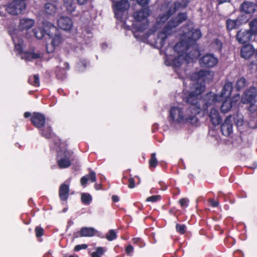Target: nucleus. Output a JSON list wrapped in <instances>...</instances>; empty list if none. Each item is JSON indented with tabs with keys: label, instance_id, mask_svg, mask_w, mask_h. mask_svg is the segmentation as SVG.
<instances>
[{
	"label": "nucleus",
	"instance_id": "10",
	"mask_svg": "<svg viewBox=\"0 0 257 257\" xmlns=\"http://www.w3.org/2000/svg\"><path fill=\"white\" fill-rule=\"evenodd\" d=\"M26 8V3L13 0L6 8L8 13L12 15H17L23 13Z\"/></svg>",
	"mask_w": 257,
	"mask_h": 257
},
{
	"label": "nucleus",
	"instance_id": "6",
	"mask_svg": "<svg viewBox=\"0 0 257 257\" xmlns=\"http://www.w3.org/2000/svg\"><path fill=\"white\" fill-rule=\"evenodd\" d=\"M17 31L16 30L12 31L9 30V33L12 36V39L15 45V50L21 55V59L30 61L32 59L42 58L43 54L41 53L22 52L23 42L17 35Z\"/></svg>",
	"mask_w": 257,
	"mask_h": 257
},
{
	"label": "nucleus",
	"instance_id": "56",
	"mask_svg": "<svg viewBox=\"0 0 257 257\" xmlns=\"http://www.w3.org/2000/svg\"><path fill=\"white\" fill-rule=\"evenodd\" d=\"M140 240V239L139 238H134L133 239V241L134 243H137Z\"/></svg>",
	"mask_w": 257,
	"mask_h": 257
},
{
	"label": "nucleus",
	"instance_id": "54",
	"mask_svg": "<svg viewBox=\"0 0 257 257\" xmlns=\"http://www.w3.org/2000/svg\"><path fill=\"white\" fill-rule=\"evenodd\" d=\"M112 199L113 201H114V202H118L119 201V198H118V196H115V195L112 196Z\"/></svg>",
	"mask_w": 257,
	"mask_h": 257
},
{
	"label": "nucleus",
	"instance_id": "46",
	"mask_svg": "<svg viewBox=\"0 0 257 257\" xmlns=\"http://www.w3.org/2000/svg\"><path fill=\"white\" fill-rule=\"evenodd\" d=\"M179 202L182 207H186L188 205L189 199L187 198H182L179 200Z\"/></svg>",
	"mask_w": 257,
	"mask_h": 257
},
{
	"label": "nucleus",
	"instance_id": "21",
	"mask_svg": "<svg viewBox=\"0 0 257 257\" xmlns=\"http://www.w3.org/2000/svg\"><path fill=\"white\" fill-rule=\"evenodd\" d=\"M35 21L33 19L29 18H23L20 20L19 28L21 30H28L34 26Z\"/></svg>",
	"mask_w": 257,
	"mask_h": 257
},
{
	"label": "nucleus",
	"instance_id": "31",
	"mask_svg": "<svg viewBox=\"0 0 257 257\" xmlns=\"http://www.w3.org/2000/svg\"><path fill=\"white\" fill-rule=\"evenodd\" d=\"M238 21L236 20H227L226 21V26L228 30H231L239 26Z\"/></svg>",
	"mask_w": 257,
	"mask_h": 257
},
{
	"label": "nucleus",
	"instance_id": "16",
	"mask_svg": "<svg viewBox=\"0 0 257 257\" xmlns=\"http://www.w3.org/2000/svg\"><path fill=\"white\" fill-rule=\"evenodd\" d=\"M207 113L209 120L213 125H217L221 123L222 119L216 108L211 107Z\"/></svg>",
	"mask_w": 257,
	"mask_h": 257
},
{
	"label": "nucleus",
	"instance_id": "63",
	"mask_svg": "<svg viewBox=\"0 0 257 257\" xmlns=\"http://www.w3.org/2000/svg\"><path fill=\"white\" fill-rule=\"evenodd\" d=\"M155 36V35H150V37H154Z\"/></svg>",
	"mask_w": 257,
	"mask_h": 257
},
{
	"label": "nucleus",
	"instance_id": "39",
	"mask_svg": "<svg viewBox=\"0 0 257 257\" xmlns=\"http://www.w3.org/2000/svg\"><path fill=\"white\" fill-rule=\"evenodd\" d=\"M211 46L217 50H220L222 48V43L218 39H215L212 43Z\"/></svg>",
	"mask_w": 257,
	"mask_h": 257
},
{
	"label": "nucleus",
	"instance_id": "41",
	"mask_svg": "<svg viewBox=\"0 0 257 257\" xmlns=\"http://www.w3.org/2000/svg\"><path fill=\"white\" fill-rule=\"evenodd\" d=\"M42 134L43 136L46 137V138H49L51 137L52 136V133H51V129L50 127L47 126L45 127L42 132Z\"/></svg>",
	"mask_w": 257,
	"mask_h": 257
},
{
	"label": "nucleus",
	"instance_id": "52",
	"mask_svg": "<svg viewBox=\"0 0 257 257\" xmlns=\"http://www.w3.org/2000/svg\"><path fill=\"white\" fill-rule=\"evenodd\" d=\"M240 98L239 95L237 94L235 95L231 100H230L231 104L233 105L236 102H237Z\"/></svg>",
	"mask_w": 257,
	"mask_h": 257
},
{
	"label": "nucleus",
	"instance_id": "20",
	"mask_svg": "<svg viewBox=\"0 0 257 257\" xmlns=\"http://www.w3.org/2000/svg\"><path fill=\"white\" fill-rule=\"evenodd\" d=\"M31 121L33 124L37 127H40L44 125L45 121L44 116L40 113H34Z\"/></svg>",
	"mask_w": 257,
	"mask_h": 257
},
{
	"label": "nucleus",
	"instance_id": "40",
	"mask_svg": "<svg viewBox=\"0 0 257 257\" xmlns=\"http://www.w3.org/2000/svg\"><path fill=\"white\" fill-rule=\"evenodd\" d=\"M158 164V161L156 158V154L153 153L151 155V158L150 160V165L152 168H155L156 167Z\"/></svg>",
	"mask_w": 257,
	"mask_h": 257
},
{
	"label": "nucleus",
	"instance_id": "11",
	"mask_svg": "<svg viewBox=\"0 0 257 257\" xmlns=\"http://www.w3.org/2000/svg\"><path fill=\"white\" fill-rule=\"evenodd\" d=\"M150 14V10L148 8L142 9L134 14V18L135 20L138 22H142L144 24L142 27L138 28L139 31H142L145 28V26L148 23L147 18Z\"/></svg>",
	"mask_w": 257,
	"mask_h": 257
},
{
	"label": "nucleus",
	"instance_id": "59",
	"mask_svg": "<svg viewBox=\"0 0 257 257\" xmlns=\"http://www.w3.org/2000/svg\"><path fill=\"white\" fill-rule=\"evenodd\" d=\"M95 187L96 190L100 189V185L99 184H95Z\"/></svg>",
	"mask_w": 257,
	"mask_h": 257
},
{
	"label": "nucleus",
	"instance_id": "1",
	"mask_svg": "<svg viewBox=\"0 0 257 257\" xmlns=\"http://www.w3.org/2000/svg\"><path fill=\"white\" fill-rule=\"evenodd\" d=\"M201 37V32L198 29H192L184 33L181 36V41L174 46V50L178 54L173 60L174 66L179 67L185 62L190 63L193 61L194 59L198 57L199 53L195 50L190 51L188 54H186L185 51L189 46L192 45Z\"/></svg>",
	"mask_w": 257,
	"mask_h": 257
},
{
	"label": "nucleus",
	"instance_id": "55",
	"mask_svg": "<svg viewBox=\"0 0 257 257\" xmlns=\"http://www.w3.org/2000/svg\"><path fill=\"white\" fill-rule=\"evenodd\" d=\"M77 1L78 2V3L80 5L84 4L87 1V0H77Z\"/></svg>",
	"mask_w": 257,
	"mask_h": 257
},
{
	"label": "nucleus",
	"instance_id": "4",
	"mask_svg": "<svg viewBox=\"0 0 257 257\" xmlns=\"http://www.w3.org/2000/svg\"><path fill=\"white\" fill-rule=\"evenodd\" d=\"M186 19V14L182 13L178 14L177 17L170 21L163 30L158 33L157 38L154 42L156 47L158 48L162 47L164 45L165 40L172 34V29L177 27Z\"/></svg>",
	"mask_w": 257,
	"mask_h": 257
},
{
	"label": "nucleus",
	"instance_id": "35",
	"mask_svg": "<svg viewBox=\"0 0 257 257\" xmlns=\"http://www.w3.org/2000/svg\"><path fill=\"white\" fill-rule=\"evenodd\" d=\"M64 3L67 10L72 13L74 11L75 6V4L72 2V0H64Z\"/></svg>",
	"mask_w": 257,
	"mask_h": 257
},
{
	"label": "nucleus",
	"instance_id": "28",
	"mask_svg": "<svg viewBox=\"0 0 257 257\" xmlns=\"http://www.w3.org/2000/svg\"><path fill=\"white\" fill-rule=\"evenodd\" d=\"M58 165L60 168H66L70 166L71 161L67 157L60 158L58 160Z\"/></svg>",
	"mask_w": 257,
	"mask_h": 257
},
{
	"label": "nucleus",
	"instance_id": "9",
	"mask_svg": "<svg viewBox=\"0 0 257 257\" xmlns=\"http://www.w3.org/2000/svg\"><path fill=\"white\" fill-rule=\"evenodd\" d=\"M115 7L114 14L116 19L122 21L127 16V11L130 8V4L126 0L113 2Z\"/></svg>",
	"mask_w": 257,
	"mask_h": 257
},
{
	"label": "nucleus",
	"instance_id": "26",
	"mask_svg": "<svg viewBox=\"0 0 257 257\" xmlns=\"http://www.w3.org/2000/svg\"><path fill=\"white\" fill-rule=\"evenodd\" d=\"M88 180H90L92 182L96 181L95 173L93 171H91L88 175L81 178L80 180L81 185L84 186Z\"/></svg>",
	"mask_w": 257,
	"mask_h": 257
},
{
	"label": "nucleus",
	"instance_id": "47",
	"mask_svg": "<svg viewBox=\"0 0 257 257\" xmlns=\"http://www.w3.org/2000/svg\"><path fill=\"white\" fill-rule=\"evenodd\" d=\"M35 231L36 236L40 237L43 235L44 230L42 227L37 226L35 228Z\"/></svg>",
	"mask_w": 257,
	"mask_h": 257
},
{
	"label": "nucleus",
	"instance_id": "50",
	"mask_svg": "<svg viewBox=\"0 0 257 257\" xmlns=\"http://www.w3.org/2000/svg\"><path fill=\"white\" fill-rule=\"evenodd\" d=\"M133 250L134 248L133 246L131 245V244L128 245L125 248V251L128 254H130V253L133 252Z\"/></svg>",
	"mask_w": 257,
	"mask_h": 257
},
{
	"label": "nucleus",
	"instance_id": "24",
	"mask_svg": "<svg viewBox=\"0 0 257 257\" xmlns=\"http://www.w3.org/2000/svg\"><path fill=\"white\" fill-rule=\"evenodd\" d=\"M69 186L65 184L62 185L59 190V196L61 200H66L68 197Z\"/></svg>",
	"mask_w": 257,
	"mask_h": 257
},
{
	"label": "nucleus",
	"instance_id": "2",
	"mask_svg": "<svg viewBox=\"0 0 257 257\" xmlns=\"http://www.w3.org/2000/svg\"><path fill=\"white\" fill-rule=\"evenodd\" d=\"M198 110V108H196L194 111H191L182 104L174 105L170 107L169 110L170 121L174 123L188 122L196 125L198 122L197 117Z\"/></svg>",
	"mask_w": 257,
	"mask_h": 257
},
{
	"label": "nucleus",
	"instance_id": "18",
	"mask_svg": "<svg viewBox=\"0 0 257 257\" xmlns=\"http://www.w3.org/2000/svg\"><path fill=\"white\" fill-rule=\"evenodd\" d=\"M230 118V116H228L221 126V131L224 136H228L232 132V125Z\"/></svg>",
	"mask_w": 257,
	"mask_h": 257
},
{
	"label": "nucleus",
	"instance_id": "34",
	"mask_svg": "<svg viewBox=\"0 0 257 257\" xmlns=\"http://www.w3.org/2000/svg\"><path fill=\"white\" fill-rule=\"evenodd\" d=\"M92 200V197L89 194L83 193L81 195V201L85 204H89Z\"/></svg>",
	"mask_w": 257,
	"mask_h": 257
},
{
	"label": "nucleus",
	"instance_id": "62",
	"mask_svg": "<svg viewBox=\"0 0 257 257\" xmlns=\"http://www.w3.org/2000/svg\"><path fill=\"white\" fill-rule=\"evenodd\" d=\"M69 257H78L77 255H70Z\"/></svg>",
	"mask_w": 257,
	"mask_h": 257
},
{
	"label": "nucleus",
	"instance_id": "27",
	"mask_svg": "<svg viewBox=\"0 0 257 257\" xmlns=\"http://www.w3.org/2000/svg\"><path fill=\"white\" fill-rule=\"evenodd\" d=\"M222 101L223 102L220 107V109L222 112L225 113L230 110L233 105L231 104L230 99H224Z\"/></svg>",
	"mask_w": 257,
	"mask_h": 257
},
{
	"label": "nucleus",
	"instance_id": "25",
	"mask_svg": "<svg viewBox=\"0 0 257 257\" xmlns=\"http://www.w3.org/2000/svg\"><path fill=\"white\" fill-rule=\"evenodd\" d=\"M57 11L56 5L52 3H47L45 5L44 12L48 15H53Z\"/></svg>",
	"mask_w": 257,
	"mask_h": 257
},
{
	"label": "nucleus",
	"instance_id": "42",
	"mask_svg": "<svg viewBox=\"0 0 257 257\" xmlns=\"http://www.w3.org/2000/svg\"><path fill=\"white\" fill-rule=\"evenodd\" d=\"M234 121L237 126H241L243 122L242 116L241 115H237L234 118Z\"/></svg>",
	"mask_w": 257,
	"mask_h": 257
},
{
	"label": "nucleus",
	"instance_id": "37",
	"mask_svg": "<svg viewBox=\"0 0 257 257\" xmlns=\"http://www.w3.org/2000/svg\"><path fill=\"white\" fill-rule=\"evenodd\" d=\"M246 84V80L244 78H240L237 81L235 85V88L237 90H240L243 88Z\"/></svg>",
	"mask_w": 257,
	"mask_h": 257
},
{
	"label": "nucleus",
	"instance_id": "49",
	"mask_svg": "<svg viewBox=\"0 0 257 257\" xmlns=\"http://www.w3.org/2000/svg\"><path fill=\"white\" fill-rule=\"evenodd\" d=\"M128 186L130 188L133 189L135 187V180L133 178H130L128 179Z\"/></svg>",
	"mask_w": 257,
	"mask_h": 257
},
{
	"label": "nucleus",
	"instance_id": "33",
	"mask_svg": "<svg viewBox=\"0 0 257 257\" xmlns=\"http://www.w3.org/2000/svg\"><path fill=\"white\" fill-rule=\"evenodd\" d=\"M28 81L29 83L32 85L35 86H39V78L37 75H34L30 77Z\"/></svg>",
	"mask_w": 257,
	"mask_h": 257
},
{
	"label": "nucleus",
	"instance_id": "12",
	"mask_svg": "<svg viewBox=\"0 0 257 257\" xmlns=\"http://www.w3.org/2000/svg\"><path fill=\"white\" fill-rule=\"evenodd\" d=\"M218 62L217 58L211 54H206L199 59V64L201 66L206 68L213 67L218 63Z\"/></svg>",
	"mask_w": 257,
	"mask_h": 257
},
{
	"label": "nucleus",
	"instance_id": "17",
	"mask_svg": "<svg viewBox=\"0 0 257 257\" xmlns=\"http://www.w3.org/2000/svg\"><path fill=\"white\" fill-rule=\"evenodd\" d=\"M97 231L92 227H82L79 232L76 233L75 237H91L94 235Z\"/></svg>",
	"mask_w": 257,
	"mask_h": 257
},
{
	"label": "nucleus",
	"instance_id": "22",
	"mask_svg": "<svg viewBox=\"0 0 257 257\" xmlns=\"http://www.w3.org/2000/svg\"><path fill=\"white\" fill-rule=\"evenodd\" d=\"M255 5L253 3L249 2H245L240 6L241 11L246 14L253 13L255 11Z\"/></svg>",
	"mask_w": 257,
	"mask_h": 257
},
{
	"label": "nucleus",
	"instance_id": "30",
	"mask_svg": "<svg viewBox=\"0 0 257 257\" xmlns=\"http://www.w3.org/2000/svg\"><path fill=\"white\" fill-rule=\"evenodd\" d=\"M251 35H257V19L249 23V31Z\"/></svg>",
	"mask_w": 257,
	"mask_h": 257
},
{
	"label": "nucleus",
	"instance_id": "45",
	"mask_svg": "<svg viewBox=\"0 0 257 257\" xmlns=\"http://www.w3.org/2000/svg\"><path fill=\"white\" fill-rule=\"evenodd\" d=\"M161 199V196L160 195H155V196H152L151 197H148L147 198V201L148 202H155L158 200H159Z\"/></svg>",
	"mask_w": 257,
	"mask_h": 257
},
{
	"label": "nucleus",
	"instance_id": "8",
	"mask_svg": "<svg viewBox=\"0 0 257 257\" xmlns=\"http://www.w3.org/2000/svg\"><path fill=\"white\" fill-rule=\"evenodd\" d=\"M232 89V84L227 82L223 86L220 95H217L213 92L208 93L207 94V100L211 101L212 104H214L217 102L223 100L224 99H230Z\"/></svg>",
	"mask_w": 257,
	"mask_h": 257
},
{
	"label": "nucleus",
	"instance_id": "15",
	"mask_svg": "<svg viewBox=\"0 0 257 257\" xmlns=\"http://www.w3.org/2000/svg\"><path fill=\"white\" fill-rule=\"evenodd\" d=\"M57 24L60 28L66 31L70 30L73 26L72 20L66 16H60L57 20Z\"/></svg>",
	"mask_w": 257,
	"mask_h": 257
},
{
	"label": "nucleus",
	"instance_id": "58",
	"mask_svg": "<svg viewBox=\"0 0 257 257\" xmlns=\"http://www.w3.org/2000/svg\"><path fill=\"white\" fill-rule=\"evenodd\" d=\"M219 4H222L225 2H229V0H218Z\"/></svg>",
	"mask_w": 257,
	"mask_h": 257
},
{
	"label": "nucleus",
	"instance_id": "19",
	"mask_svg": "<svg viewBox=\"0 0 257 257\" xmlns=\"http://www.w3.org/2000/svg\"><path fill=\"white\" fill-rule=\"evenodd\" d=\"M250 33L246 30H240L238 32L237 34V40L238 42L241 44L247 43L251 37Z\"/></svg>",
	"mask_w": 257,
	"mask_h": 257
},
{
	"label": "nucleus",
	"instance_id": "51",
	"mask_svg": "<svg viewBox=\"0 0 257 257\" xmlns=\"http://www.w3.org/2000/svg\"><path fill=\"white\" fill-rule=\"evenodd\" d=\"M137 3H138V4L143 6L147 5L149 3L150 0H137Z\"/></svg>",
	"mask_w": 257,
	"mask_h": 257
},
{
	"label": "nucleus",
	"instance_id": "3",
	"mask_svg": "<svg viewBox=\"0 0 257 257\" xmlns=\"http://www.w3.org/2000/svg\"><path fill=\"white\" fill-rule=\"evenodd\" d=\"M191 91L186 97V101L190 104L188 107L191 111H194L196 108H198V114L201 111L206 110L212 105L211 101L207 100V96L204 101L201 98V94L205 90V86L203 84L195 83L193 84Z\"/></svg>",
	"mask_w": 257,
	"mask_h": 257
},
{
	"label": "nucleus",
	"instance_id": "36",
	"mask_svg": "<svg viewBox=\"0 0 257 257\" xmlns=\"http://www.w3.org/2000/svg\"><path fill=\"white\" fill-rule=\"evenodd\" d=\"M35 37L38 39H42L44 36V31L40 28H36L34 30Z\"/></svg>",
	"mask_w": 257,
	"mask_h": 257
},
{
	"label": "nucleus",
	"instance_id": "44",
	"mask_svg": "<svg viewBox=\"0 0 257 257\" xmlns=\"http://www.w3.org/2000/svg\"><path fill=\"white\" fill-rule=\"evenodd\" d=\"M236 20L238 21V23L239 25L240 26L243 23H245L247 21V19L246 18V17L244 15H241L239 16L237 19Z\"/></svg>",
	"mask_w": 257,
	"mask_h": 257
},
{
	"label": "nucleus",
	"instance_id": "43",
	"mask_svg": "<svg viewBox=\"0 0 257 257\" xmlns=\"http://www.w3.org/2000/svg\"><path fill=\"white\" fill-rule=\"evenodd\" d=\"M186 226L185 225L177 224L176 225V230L181 234H184L185 232Z\"/></svg>",
	"mask_w": 257,
	"mask_h": 257
},
{
	"label": "nucleus",
	"instance_id": "57",
	"mask_svg": "<svg viewBox=\"0 0 257 257\" xmlns=\"http://www.w3.org/2000/svg\"><path fill=\"white\" fill-rule=\"evenodd\" d=\"M30 115H31V113L30 112H26L24 113V116L26 118L29 117V116H30Z\"/></svg>",
	"mask_w": 257,
	"mask_h": 257
},
{
	"label": "nucleus",
	"instance_id": "7",
	"mask_svg": "<svg viewBox=\"0 0 257 257\" xmlns=\"http://www.w3.org/2000/svg\"><path fill=\"white\" fill-rule=\"evenodd\" d=\"M45 31L51 39V44L47 46L46 50L48 53H52L55 48L62 43L63 38L57 28L51 24L49 26V29L46 28Z\"/></svg>",
	"mask_w": 257,
	"mask_h": 257
},
{
	"label": "nucleus",
	"instance_id": "23",
	"mask_svg": "<svg viewBox=\"0 0 257 257\" xmlns=\"http://www.w3.org/2000/svg\"><path fill=\"white\" fill-rule=\"evenodd\" d=\"M240 53L242 58L248 59L253 54L254 50L251 46L246 45L241 48Z\"/></svg>",
	"mask_w": 257,
	"mask_h": 257
},
{
	"label": "nucleus",
	"instance_id": "61",
	"mask_svg": "<svg viewBox=\"0 0 257 257\" xmlns=\"http://www.w3.org/2000/svg\"><path fill=\"white\" fill-rule=\"evenodd\" d=\"M137 177H138V179H138V181H139L138 183L139 184V183H140V181H141V180H140V177H138V176H137Z\"/></svg>",
	"mask_w": 257,
	"mask_h": 257
},
{
	"label": "nucleus",
	"instance_id": "14",
	"mask_svg": "<svg viewBox=\"0 0 257 257\" xmlns=\"http://www.w3.org/2000/svg\"><path fill=\"white\" fill-rule=\"evenodd\" d=\"M257 95V88L251 87L246 91L241 98V101L243 103H250L252 104L254 101V98Z\"/></svg>",
	"mask_w": 257,
	"mask_h": 257
},
{
	"label": "nucleus",
	"instance_id": "13",
	"mask_svg": "<svg viewBox=\"0 0 257 257\" xmlns=\"http://www.w3.org/2000/svg\"><path fill=\"white\" fill-rule=\"evenodd\" d=\"M213 73L209 70H200L193 74L192 78L201 81L208 82L213 78Z\"/></svg>",
	"mask_w": 257,
	"mask_h": 257
},
{
	"label": "nucleus",
	"instance_id": "53",
	"mask_svg": "<svg viewBox=\"0 0 257 257\" xmlns=\"http://www.w3.org/2000/svg\"><path fill=\"white\" fill-rule=\"evenodd\" d=\"M210 204L213 207H217L219 205V202L217 201L211 200H210Z\"/></svg>",
	"mask_w": 257,
	"mask_h": 257
},
{
	"label": "nucleus",
	"instance_id": "60",
	"mask_svg": "<svg viewBox=\"0 0 257 257\" xmlns=\"http://www.w3.org/2000/svg\"><path fill=\"white\" fill-rule=\"evenodd\" d=\"M60 145L63 146V147H60V150L59 151V152H63V150L62 149L64 146V144H61Z\"/></svg>",
	"mask_w": 257,
	"mask_h": 257
},
{
	"label": "nucleus",
	"instance_id": "32",
	"mask_svg": "<svg viewBox=\"0 0 257 257\" xmlns=\"http://www.w3.org/2000/svg\"><path fill=\"white\" fill-rule=\"evenodd\" d=\"M117 237V232L113 229H111L108 231L105 235L106 238L108 241H112L115 239Z\"/></svg>",
	"mask_w": 257,
	"mask_h": 257
},
{
	"label": "nucleus",
	"instance_id": "29",
	"mask_svg": "<svg viewBox=\"0 0 257 257\" xmlns=\"http://www.w3.org/2000/svg\"><path fill=\"white\" fill-rule=\"evenodd\" d=\"M68 64L67 63H64V66H60L59 69L56 71V76L59 79H62L65 75L66 71L64 70L68 68Z\"/></svg>",
	"mask_w": 257,
	"mask_h": 257
},
{
	"label": "nucleus",
	"instance_id": "38",
	"mask_svg": "<svg viewBox=\"0 0 257 257\" xmlns=\"http://www.w3.org/2000/svg\"><path fill=\"white\" fill-rule=\"evenodd\" d=\"M104 252V249L103 247H98L96 248V251L91 254L92 257H101Z\"/></svg>",
	"mask_w": 257,
	"mask_h": 257
},
{
	"label": "nucleus",
	"instance_id": "5",
	"mask_svg": "<svg viewBox=\"0 0 257 257\" xmlns=\"http://www.w3.org/2000/svg\"><path fill=\"white\" fill-rule=\"evenodd\" d=\"M188 4L187 0H183L182 4L179 2L172 3L171 2L165 3L162 6L160 9V13L157 19L156 27L159 28L163 25L172 15L177 9L186 7Z\"/></svg>",
	"mask_w": 257,
	"mask_h": 257
},
{
	"label": "nucleus",
	"instance_id": "48",
	"mask_svg": "<svg viewBox=\"0 0 257 257\" xmlns=\"http://www.w3.org/2000/svg\"><path fill=\"white\" fill-rule=\"evenodd\" d=\"M87 247V245L85 244H82L80 245H77L74 248L75 251H79L82 249H86Z\"/></svg>",
	"mask_w": 257,
	"mask_h": 257
}]
</instances>
